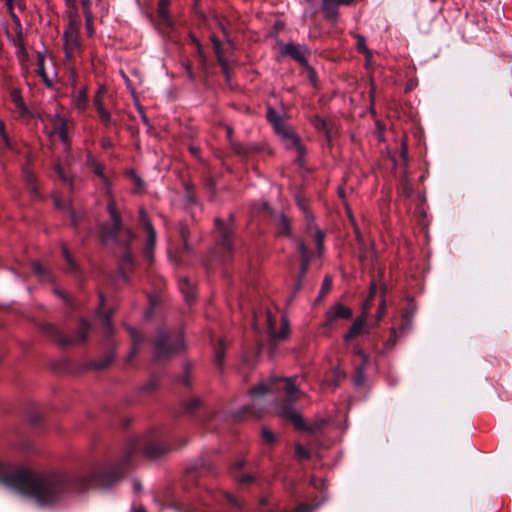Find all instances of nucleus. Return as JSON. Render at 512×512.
Segmentation results:
<instances>
[{"label": "nucleus", "mask_w": 512, "mask_h": 512, "mask_svg": "<svg viewBox=\"0 0 512 512\" xmlns=\"http://www.w3.org/2000/svg\"><path fill=\"white\" fill-rule=\"evenodd\" d=\"M168 450V446L160 441L158 432L152 431L143 436L130 438L118 463L97 466L89 475L38 473L23 466H2L1 477L6 485L30 497L39 506L48 507L61 501L69 493L84 492L91 487L111 486L122 477L124 468L139 453L150 459H157Z\"/></svg>", "instance_id": "f257e3e1"}, {"label": "nucleus", "mask_w": 512, "mask_h": 512, "mask_svg": "<svg viewBox=\"0 0 512 512\" xmlns=\"http://www.w3.org/2000/svg\"><path fill=\"white\" fill-rule=\"evenodd\" d=\"M281 384H283V389L287 394V399H285L280 406V416L283 419L290 421L297 430L307 431L310 433H317L321 431L328 423L326 419H318L307 425L301 414L293 408V403L303 395L295 384V378L271 377L267 382H261L252 387L249 390V395L254 400L260 399L267 393L278 391Z\"/></svg>", "instance_id": "f03ea898"}, {"label": "nucleus", "mask_w": 512, "mask_h": 512, "mask_svg": "<svg viewBox=\"0 0 512 512\" xmlns=\"http://www.w3.org/2000/svg\"><path fill=\"white\" fill-rule=\"evenodd\" d=\"M107 211L110 223L100 225L99 237L101 242L105 244L115 242L122 246H128L135 239V234L130 228L123 226L120 213L113 199L108 202Z\"/></svg>", "instance_id": "7ed1b4c3"}, {"label": "nucleus", "mask_w": 512, "mask_h": 512, "mask_svg": "<svg viewBox=\"0 0 512 512\" xmlns=\"http://www.w3.org/2000/svg\"><path fill=\"white\" fill-rule=\"evenodd\" d=\"M62 40L65 54V64L70 72L69 80L73 88H75L77 80L75 64L77 59L81 56L83 49L79 39V28L76 22L70 21L63 32Z\"/></svg>", "instance_id": "20e7f679"}, {"label": "nucleus", "mask_w": 512, "mask_h": 512, "mask_svg": "<svg viewBox=\"0 0 512 512\" xmlns=\"http://www.w3.org/2000/svg\"><path fill=\"white\" fill-rule=\"evenodd\" d=\"M201 504L204 507L221 506L227 504L236 512H249L245 502L231 494L218 488H207L200 497Z\"/></svg>", "instance_id": "39448f33"}, {"label": "nucleus", "mask_w": 512, "mask_h": 512, "mask_svg": "<svg viewBox=\"0 0 512 512\" xmlns=\"http://www.w3.org/2000/svg\"><path fill=\"white\" fill-rule=\"evenodd\" d=\"M41 331L58 345L65 347L70 345H77L84 342L89 334L90 325L87 321L81 320L77 335L75 337L66 336L58 327L50 323H44L40 326Z\"/></svg>", "instance_id": "423d86ee"}, {"label": "nucleus", "mask_w": 512, "mask_h": 512, "mask_svg": "<svg viewBox=\"0 0 512 512\" xmlns=\"http://www.w3.org/2000/svg\"><path fill=\"white\" fill-rule=\"evenodd\" d=\"M185 348L184 337L181 332L170 335L164 330H160L154 343V354L156 359L169 358L173 354L182 351Z\"/></svg>", "instance_id": "0eeeda50"}, {"label": "nucleus", "mask_w": 512, "mask_h": 512, "mask_svg": "<svg viewBox=\"0 0 512 512\" xmlns=\"http://www.w3.org/2000/svg\"><path fill=\"white\" fill-rule=\"evenodd\" d=\"M266 118L272 125L275 133L281 137L285 142V145L296 136L291 128L286 124L282 116H280L274 108L268 107L266 112Z\"/></svg>", "instance_id": "6e6552de"}, {"label": "nucleus", "mask_w": 512, "mask_h": 512, "mask_svg": "<svg viewBox=\"0 0 512 512\" xmlns=\"http://www.w3.org/2000/svg\"><path fill=\"white\" fill-rule=\"evenodd\" d=\"M353 316L352 310L338 302L332 305L325 313L323 328L331 329L338 320H349Z\"/></svg>", "instance_id": "1a4fd4ad"}, {"label": "nucleus", "mask_w": 512, "mask_h": 512, "mask_svg": "<svg viewBox=\"0 0 512 512\" xmlns=\"http://www.w3.org/2000/svg\"><path fill=\"white\" fill-rule=\"evenodd\" d=\"M280 52L283 56H288L298 62L301 66H305L308 63V56L310 55V49L306 45H300L295 43H280Z\"/></svg>", "instance_id": "9d476101"}, {"label": "nucleus", "mask_w": 512, "mask_h": 512, "mask_svg": "<svg viewBox=\"0 0 512 512\" xmlns=\"http://www.w3.org/2000/svg\"><path fill=\"white\" fill-rule=\"evenodd\" d=\"M215 224L219 233L218 247L223 252V259L230 256L232 252V235L233 229L231 225L225 224L220 218L215 219Z\"/></svg>", "instance_id": "9b49d317"}, {"label": "nucleus", "mask_w": 512, "mask_h": 512, "mask_svg": "<svg viewBox=\"0 0 512 512\" xmlns=\"http://www.w3.org/2000/svg\"><path fill=\"white\" fill-rule=\"evenodd\" d=\"M267 332L271 343L275 344L277 340H284L287 338L289 333L288 321L282 318V326L280 331L277 333L275 330L276 318L273 316L271 311L266 312Z\"/></svg>", "instance_id": "f8f14e48"}, {"label": "nucleus", "mask_w": 512, "mask_h": 512, "mask_svg": "<svg viewBox=\"0 0 512 512\" xmlns=\"http://www.w3.org/2000/svg\"><path fill=\"white\" fill-rule=\"evenodd\" d=\"M354 355L360 362L355 364L353 383L355 386H361L365 382V371L368 365V355L359 348L354 349Z\"/></svg>", "instance_id": "ddd939ff"}, {"label": "nucleus", "mask_w": 512, "mask_h": 512, "mask_svg": "<svg viewBox=\"0 0 512 512\" xmlns=\"http://www.w3.org/2000/svg\"><path fill=\"white\" fill-rule=\"evenodd\" d=\"M355 0H322V12L326 19L336 21L339 6H350Z\"/></svg>", "instance_id": "4468645a"}, {"label": "nucleus", "mask_w": 512, "mask_h": 512, "mask_svg": "<svg viewBox=\"0 0 512 512\" xmlns=\"http://www.w3.org/2000/svg\"><path fill=\"white\" fill-rule=\"evenodd\" d=\"M53 129L58 134L60 140L66 145L69 146L70 144V137H69V129L72 125V121L69 119H66L64 117H61L60 115H55L52 120Z\"/></svg>", "instance_id": "2eb2a0df"}, {"label": "nucleus", "mask_w": 512, "mask_h": 512, "mask_svg": "<svg viewBox=\"0 0 512 512\" xmlns=\"http://www.w3.org/2000/svg\"><path fill=\"white\" fill-rule=\"evenodd\" d=\"M303 211L305 214V218L307 220V232L314 230V232L312 233V236L316 243L317 252L319 255H322L324 252L325 234L323 231L314 227L313 217L311 216L310 212L308 210H306V208H303Z\"/></svg>", "instance_id": "dca6fc26"}, {"label": "nucleus", "mask_w": 512, "mask_h": 512, "mask_svg": "<svg viewBox=\"0 0 512 512\" xmlns=\"http://www.w3.org/2000/svg\"><path fill=\"white\" fill-rule=\"evenodd\" d=\"M126 329H127L128 333L131 337V340H132V347H131V350L126 358V362L130 363L132 361V359L139 352L140 346L143 342V337L137 329H135L131 326H126Z\"/></svg>", "instance_id": "f3484780"}, {"label": "nucleus", "mask_w": 512, "mask_h": 512, "mask_svg": "<svg viewBox=\"0 0 512 512\" xmlns=\"http://www.w3.org/2000/svg\"><path fill=\"white\" fill-rule=\"evenodd\" d=\"M365 326H366V315L362 314L354 320L349 331L344 335V341L349 342L352 339H354L356 336L365 332Z\"/></svg>", "instance_id": "a211bd4d"}, {"label": "nucleus", "mask_w": 512, "mask_h": 512, "mask_svg": "<svg viewBox=\"0 0 512 512\" xmlns=\"http://www.w3.org/2000/svg\"><path fill=\"white\" fill-rule=\"evenodd\" d=\"M298 250L301 257L300 278H302L308 270L311 253L302 240L298 241Z\"/></svg>", "instance_id": "6ab92c4d"}, {"label": "nucleus", "mask_w": 512, "mask_h": 512, "mask_svg": "<svg viewBox=\"0 0 512 512\" xmlns=\"http://www.w3.org/2000/svg\"><path fill=\"white\" fill-rule=\"evenodd\" d=\"M134 260L130 251H125L119 264V275L124 280H128L127 273L133 268Z\"/></svg>", "instance_id": "aec40b11"}, {"label": "nucleus", "mask_w": 512, "mask_h": 512, "mask_svg": "<svg viewBox=\"0 0 512 512\" xmlns=\"http://www.w3.org/2000/svg\"><path fill=\"white\" fill-rule=\"evenodd\" d=\"M178 286L182 294L184 295L187 303L191 302L195 298L194 285L186 277H181L178 280Z\"/></svg>", "instance_id": "412c9836"}, {"label": "nucleus", "mask_w": 512, "mask_h": 512, "mask_svg": "<svg viewBox=\"0 0 512 512\" xmlns=\"http://www.w3.org/2000/svg\"><path fill=\"white\" fill-rule=\"evenodd\" d=\"M277 233L282 236H291V223L285 214H280L277 218Z\"/></svg>", "instance_id": "4be33fe9"}, {"label": "nucleus", "mask_w": 512, "mask_h": 512, "mask_svg": "<svg viewBox=\"0 0 512 512\" xmlns=\"http://www.w3.org/2000/svg\"><path fill=\"white\" fill-rule=\"evenodd\" d=\"M23 175H24L25 181L27 182V184L30 188V192H31L32 196L38 197L39 193L37 190L36 176L34 175V173L28 167H24Z\"/></svg>", "instance_id": "5701e85b"}, {"label": "nucleus", "mask_w": 512, "mask_h": 512, "mask_svg": "<svg viewBox=\"0 0 512 512\" xmlns=\"http://www.w3.org/2000/svg\"><path fill=\"white\" fill-rule=\"evenodd\" d=\"M147 239L145 244V255L151 261L153 256V250L156 243V231L155 229H150L147 231Z\"/></svg>", "instance_id": "b1692460"}, {"label": "nucleus", "mask_w": 512, "mask_h": 512, "mask_svg": "<svg viewBox=\"0 0 512 512\" xmlns=\"http://www.w3.org/2000/svg\"><path fill=\"white\" fill-rule=\"evenodd\" d=\"M73 103L75 107L79 110H84L88 104V96L87 89L85 87L81 88L73 99Z\"/></svg>", "instance_id": "393cba45"}, {"label": "nucleus", "mask_w": 512, "mask_h": 512, "mask_svg": "<svg viewBox=\"0 0 512 512\" xmlns=\"http://www.w3.org/2000/svg\"><path fill=\"white\" fill-rule=\"evenodd\" d=\"M225 354V345L223 340H219L218 344L214 348V363L219 368L223 366V359Z\"/></svg>", "instance_id": "a878e982"}, {"label": "nucleus", "mask_w": 512, "mask_h": 512, "mask_svg": "<svg viewBox=\"0 0 512 512\" xmlns=\"http://www.w3.org/2000/svg\"><path fill=\"white\" fill-rule=\"evenodd\" d=\"M44 56L38 55L37 58V74L42 78L43 82L48 86H52V81L48 78L45 67H44Z\"/></svg>", "instance_id": "bb28decb"}, {"label": "nucleus", "mask_w": 512, "mask_h": 512, "mask_svg": "<svg viewBox=\"0 0 512 512\" xmlns=\"http://www.w3.org/2000/svg\"><path fill=\"white\" fill-rule=\"evenodd\" d=\"M114 360V354L109 353L98 361H94L90 364V367L96 370H102L107 368Z\"/></svg>", "instance_id": "cd10ccee"}, {"label": "nucleus", "mask_w": 512, "mask_h": 512, "mask_svg": "<svg viewBox=\"0 0 512 512\" xmlns=\"http://www.w3.org/2000/svg\"><path fill=\"white\" fill-rule=\"evenodd\" d=\"M168 0H159L158 3V16L162 20L163 23L170 25V18L168 15Z\"/></svg>", "instance_id": "c85d7f7f"}, {"label": "nucleus", "mask_w": 512, "mask_h": 512, "mask_svg": "<svg viewBox=\"0 0 512 512\" xmlns=\"http://www.w3.org/2000/svg\"><path fill=\"white\" fill-rule=\"evenodd\" d=\"M103 304H104V299H103V296L100 295V307H99L98 313L103 318L105 333L111 334L113 331V328L110 323V314H106L103 312V310H102Z\"/></svg>", "instance_id": "c756f323"}, {"label": "nucleus", "mask_w": 512, "mask_h": 512, "mask_svg": "<svg viewBox=\"0 0 512 512\" xmlns=\"http://www.w3.org/2000/svg\"><path fill=\"white\" fill-rule=\"evenodd\" d=\"M15 106V113L17 114V117L20 119H27L30 117L31 113L29 109L27 108L26 104L23 101V98L19 100V102L14 103Z\"/></svg>", "instance_id": "7c9ffc66"}, {"label": "nucleus", "mask_w": 512, "mask_h": 512, "mask_svg": "<svg viewBox=\"0 0 512 512\" xmlns=\"http://www.w3.org/2000/svg\"><path fill=\"white\" fill-rule=\"evenodd\" d=\"M286 147L295 148L298 152L299 158H303L306 154V149L301 144L300 138L297 135L286 144Z\"/></svg>", "instance_id": "2f4dec72"}, {"label": "nucleus", "mask_w": 512, "mask_h": 512, "mask_svg": "<svg viewBox=\"0 0 512 512\" xmlns=\"http://www.w3.org/2000/svg\"><path fill=\"white\" fill-rule=\"evenodd\" d=\"M357 49L359 52L363 53L366 58H372L373 54L371 50L366 46V40L365 37L362 35L357 34Z\"/></svg>", "instance_id": "473e14b6"}, {"label": "nucleus", "mask_w": 512, "mask_h": 512, "mask_svg": "<svg viewBox=\"0 0 512 512\" xmlns=\"http://www.w3.org/2000/svg\"><path fill=\"white\" fill-rule=\"evenodd\" d=\"M139 222L146 232L150 231V229H154L153 225L150 222L149 216L144 208L139 209Z\"/></svg>", "instance_id": "72a5a7b5"}, {"label": "nucleus", "mask_w": 512, "mask_h": 512, "mask_svg": "<svg viewBox=\"0 0 512 512\" xmlns=\"http://www.w3.org/2000/svg\"><path fill=\"white\" fill-rule=\"evenodd\" d=\"M200 405H201V399L194 397V398H191L190 400H187L183 403V410L186 413H192L197 408H199Z\"/></svg>", "instance_id": "f704fd0d"}, {"label": "nucleus", "mask_w": 512, "mask_h": 512, "mask_svg": "<svg viewBox=\"0 0 512 512\" xmlns=\"http://www.w3.org/2000/svg\"><path fill=\"white\" fill-rule=\"evenodd\" d=\"M62 254L67 262V270L71 273H76L78 271L77 265L72 259L68 249L65 246L62 247Z\"/></svg>", "instance_id": "c9c22d12"}, {"label": "nucleus", "mask_w": 512, "mask_h": 512, "mask_svg": "<svg viewBox=\"0 0 512 512\" xmlns=\"http://www.w3.org/2000/svg\"><path fill=\"white\" fill-rule=\"evenodd\" d=\"M210 41L212 43V47H213V50H214V53L216 54V58H221L224 56V52H223V49H222V43L220 41V39L212 34L210 36Z\"/></svg>", "instance_id": "e433bc0d"}, {"label": "nucleus", "mask_w": 512, "mask_h": 512, "mask_svg": "<svg viewBox=\"0 0 512 512\" xmlns=\"http://www.w3.org/2000/svg\"><path fill=\"white\" fill-rule=\"evenodd\" d=\"M210 41L212 43V47H213V50H214V53L216 54V58H221L224 56V52H223V49H222V43L220 41V39L212 34L210 36Z\"/></svg>", "instance_id": "4c0bfd02"}, {"label": "nucleus", "mask_w": 512, "mask_h": 512, "mask_svg": "<svg viewBox=\"0 0 512 512\" xmlns=\"http://www.w3.org/2000/svg\"><path fill=\"white\" fill-rule=\"evenodd\" d=\"M219 66L221 67L222 73L225 75L226 81L229 82L231 79V68L225 57L217 59Z\"/></svg>", "instance_id": "58836bf2"}, {"label": "nucleus", "mask_w": 512, "mask_h": 512, "mask_svg": "<svg viewBox=\"0 0 512 512\" xmlns=\"http://www.w3.org/2000/svg\"><path fill=\"white\" fill-rule=\"evenodd\" d=\"M295 456L298 460H306L310 458L311 454L308 449H306L300 444H297L295 446Z\"/></svg>", "instance_id": "ea45409f"}, {"label": "nucleus", "mask_w": 512, "mask_h": 512, "mask_svg": "<svg viewBox=\"0 0 512 512\" xmlns=\"http://www.w3.org/2000/svg\"><path fill=\"white\" fill-rule=\"evenodd\" d=\"M100 118V121L106 126L109 127L112 124L111 114L108 110L103 109L97 112Z\"/></svg>", "instance_id": "a19ab883"}, {"label": "nucleus", "mask_w": 512, "mask_h": 512, "mask_svg": "<svg viewBox=\"0 0 512 512\" xmlns=\"http://www.w3.org/2000/svg\"><path fill=\"white\" fill-rule=\"evenodd\" d=\"M103 91L104 89L100 88L94 97V105L97 112L105 109L102 98Z\"/></svg>", "instance_id": "79ce46f5"}, {"label": "nucleus", "mask_w": 512, "mask_h": 512, "mask_svg": "<svg viewBox=\"0 0 512 512\" xmlns=\"http://www.w3.org/2000/svg\"><path fill=\"white\" fill-rule=\"evenodd\" d=\"M83 8L84 17L90 19L92 13V0H80Z\"/></svg>", "instance_id": "37998d69"}, {"label": "nucleus", "mask_w": 512, "mask_h": 512, "mask_svg": "<svg viewBox=\"0 0 512 512\" xmlns=\"http://www.w3.org/2000/svg\"><path fill=\"white\" fill-rule=\"evenodd\" d=\"M261 435L263 440L268 444H271L275 441L273 432L267 427L262 428Z\"/></svg>", "instance_id": "c03bdc74"}, {"label": "nucleus", "mask_w": 512, "mask_h": 512, "mask_svg": "<svg viewBox=\"0 0 512 512\" xmlns=\"http://www.w3.org/2000/svg\"><path fill=\"white\" fill-rule=\"evenodd\" d=\"M55 171L58 174L59 178L66 184H68L70 187H72V178L66 174H64L62 168L59 164L55 166Z\"/></svg>", "instance_id": "a18cd8bd"}, {"label": "nucleus", "mask_w": 512, "mask_h": 512, "mask_svg": "<svg viewBox=\"0 0 512 512\" xmlns=\"http://www.w3.org/2000/svg\"><path fill=\"white\" fill-rule=\"evenodd\" d=\"M234 478L239 484H249L255 479L254 476L250 474L234 475Z\"/></svg>", "instance_id": "49530a36"}, {"label": "nucleus", "mask_w": 512, "mask_h": 512, "mask_svg": "<svg viewBox=\"0 0 512 512\" xmlns=\"http://www.w3.org/2000/svg\"><path fill=\"white\" fill-rule=\"evenodd\" d=\"M158 386V380L156 378H151L147 384H145L142 389L146 392H151L156 389Z\"/></svg>", "instance_id": "de8ad7c7"}, {"label": "nucleus", "mask_w": 512, "mask_h": 512, "mask_svg": "<svg viewBox=\"0 0 512 512\" xmlns=\"http://www.w3.org/2000/svg\"><path fill=\"white\" fill-rule=\"evenodd\" d=\"M303 67L307 70L309 80L315 85L317 80L316 71L312 66L309 65V63Z\"/></svg>", "instance_id": "09e8293b"}, {"label": "nucleus", "mask_w": 512, "mask_h": 512, "mask_svg": "<svg viewBox=\"0 0 512 512\" xmlns=\"http://www.w3.org/2000/svg\"><path fill=\"white\" fill-rule=\"evenodd\" d=\"M91 169L93 170V172L98 175L100 178H102L103 180H105V175H104V166L101 164V163H97L95 164L94 166L91 167Z\"/></svg>", "instance_id": "8fccbe9b"}, {"label": "nucleus", "mask_w": 512, "mask_h": 512, "mask_svg": "<svg viewBox=\"0 0 512 512\" xmlns=\"http://www.w3.org/2000/svg\"><path fill=\"white\" fill-rule=\"evenodd\" d=\"M232 148H233L234 152L238 155L245 156L248 153V150L239 143H232Z\"/></svg>", "instance_id": "3c124183"}, {"label": "nucleus", "mask_w": 512, "mask_h": 512, "mask_svg": "<svg viewBox=\"0 0 512 512\" xmlns=\"http://www.w3.org/2000/svg\"><path fill=\"white\" fill-rule=\"evenodd\" d=\"M32 270H33V272H34L35 274H37V275H39V276H42V277H43V276H45V274H46L45 269H44V268H43V266H42L40 263H38V262H34V263L32 264Z\"/></svg>", "instance_id": "603ef678"}, {"label": "nucleus", "mask_w": 512, "mask_h": 512, "mask_svg": "<svg viewBox=\"0 0 512 512\" xmlns=\"http://www.w3.org/2000/svg\"><path fill=\"white\" fill-rule=\"evenodd\" d=\"M0 136L2 138V141L4 142L5 146H9V138L8 135L5 132V124L4 122L0 121Z\"/></svg>", "instance_id": "864d4df0"}, {"label": "nucleus", "mask_w": 512, "mask_h": 512, "mask_svg": "<svg viewBox=\"0 0 512 512\" xmlns=\"http://www.w3.org/2000/svg\"><path fill=\"white\" fill-rule=\"evenodd\" d=\"M331 285H332L331 279L329 277H325L323 280V283H322V287H321V295H324L325 293H327L330 290Z\"/></svg>", "instance_id": "5fc2aeb1"}, {"label": "nucleus", "mask_w": 512, "mask_h": 512, "mask_svg": "<svg viewBox=\"0 0 512 512\" xmlns=\"http://www.w3.org/2000/svg\"><path fill=\"white\" fill-rule=\"evenodd\" d=\"M131 176H132V180L134 182V185L136 186V188L138 190L142 189L143 188V181L142 179L136 175L133 171L130 172Z\"/></svg>", "instance_id": "6e6d98bb"}, {"label": "nucleus", "mask_w": 512, "mask_h": 512, "mask_svg": "<svg viewBox=\"0 0 512 512\" xmlns=\"http://www.w3.org/2000/svg\"><path fill=\"white\" fill-rule=\"evenodd\" d=\"M10 98L13 103L19 102L22 99V95L19 89H13L10 92Z\"/></svg>", "instance_id": "4d7b16f0"}, {"label": "nucleus", "mask_w": 512, "mask_h": 512, "mask_svg": "<svg viewBox=\"0 0 512 512\" xmlns=\"http://www.w3.org/2000/svg\"><path fill=\"white\" fill-rule=\"evenodd\" d=\"M85 25H86L87 34L89 36H92L94 34L93 16L90 17L89 21H88V18H85Z\"/></svg>", "instance_id": "13d9d810"}, {"label": "nucleus", "mask_w": 512, "mask_h": 512, "mask_svg": "<svg viewBox=\"0 0 512 512\" xmlns=\"http://www.w3.org/2000/svg\"><path fill=\"white\" fill-rule=\"evenodd\" d=\"M385 310H386V306H385V301L383 299L378 307V310H377L376 316L378 319H381L384 316Z\"/></svg>", "instance_id": "bf43d9fd"}, {"label": "nucleus", "mask_w": 512, "mask_h": 512, "mask_svg": "<svg viewBox=\"0 0 512 512\" xmlns=\"http://www.w3.org/2000/svg\"><path fill=\"white\" fill-rule=\"evenodd\" d=\"M221 30H222V32H223V34L225 36L226 42L229 44V46L232 49H234L235 44H234L233 40L230 38L229 33L226 30V28L221 25Z\"/></svg>", "instance_id": "052dcab7"}, {"label": "nucleus", "mask_w": 512, "mask_h": 512, "mask_svg": "<svg viewBox=\"0 0 512 512\" xmlns=\"http://www.w3.org/2000/svg\"><path fill=\"white\" fill-rule=\"evenodd\" d=\"M402 317L404 322L402 329L404 330L406 327L411 325V316L408 314V312H406L402 315Z\"/></svg>", "instance_id": "680f3d73"}, {"label": "nucleus", "mask_w": 512, "mask_h": 512, "mask_svg": "<svg viewBox=\"0 0 512 512\" xmlns=\"http://www.w3.org/2000/svg\"><path fill=\"white\" fill-rule=\"evenodd\" d=\"M97 163H98V161L96 160V158L91 153H88L87 154V164H88V166L91 168L92 166H94Z\"/></svg>", "instance_id": "e2e57ef3"}, {"label": "nucleus", "mask_w": 512, "mask_h": 512, "mask_svg": "<svg viewBox=\"0 0 512 512\" xmlns=\"http://www.w3.org/2000/svg\"><path fill=\"white\" fill-rule=\"evenodd\" d=\"M101 143L104 149H109L112 146V142L109 138H103Z\"/></svg>", "instance_id": "0e129e2a"}, {"label": "nucleus", "mask_w": 512, "mask_h": 512, "mask_svg": "<svg viewBox=\"0 0 512 512\" xmlns=\"http://www.w3.org/2000/svg\"><path fill=\"white\" fill-rule=\"evenodd\" d=\"M192 41L197 45L198 54L203 58V61H205V57L203 55L200 43L198 42V40L196 38H193Z\"/></svg>", "instance_id": "69168bd1"}, {"label": "nucleus", "mask_w": 512, "mask_h": 512, "mask_svg": "<svg viewBox=\"0 0 512 512\" xmlns=\"http://www.w3.org/2000/svg\"><path fill=\"white\" fill-rule=\"evenodd\" d=\"M181 383L184 384L185 386L189 387L190 386V380H189V377L187 374H185L181 379H180Z\"/></svg>", "instance_id": "338daca9"}, {"label": "nucleus", "mask_w": 512, "mask_h": 512, "mask_svg": "<svg viewBox=\"0 0 512 512\" xmlns=\"http://www.w3.org/2000/svg\"><path fill=\"white\" fill-rule=\"evenodd\" d=\"M376 293V285L374 282L371 283V286H370V295H369V298H373L374 295Z\"/></svg>", "instance_id": "774afa93"}]
</instances>
